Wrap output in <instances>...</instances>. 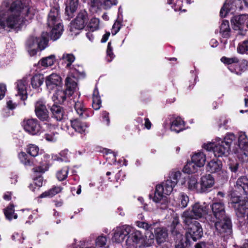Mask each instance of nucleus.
<instances>
[{
  "instance_id": "obj_33",
  "label": "nucleus",
  "mask_w": 248,
  "mask_h": 248,
  "mask_svg": "<svg viewBox=\"0 0 248 248\" xmlns=\"http://www.w3.org/2000/svg\"><path fill=\"white\" fill-rule=\"evenodd\" d=\"M51 111L53 117L57 121H61L64 116L63 108L60 106L53 105L51 108Z\"/></svg>"
},
{
  "instance_id": "obj_10",
  "label": "nucleus",
  "mask_w": 248,
  "mask_h": 248,
  "mask_svg": "<svg viewBox=\"0 0 248 248\" xmlns=\"http://www.w3.org/2000/svg\"><path fill=\"white\" fill-rule=\"evenodd\" d=\"M207 221L214 223L216 232L221 236H225L231 233V222L228 217L218 219H213L211 216H207Z\"/></svg>"
},
{
  "instance_id": "obj_9",
  "label": "nucleus",
  "mask_w": 248,
  "mask_h": 248,
  "mask_svg": "<svg viewBox=\"0 0 248 248\" xmlns=\"http://www.w3.org/2000/svg\"><path fill=\"white\" fill-rule=\"evenodd\" d=\"M47 37V32H43L40 37L31 36L28 39L26 47L30 56H34L38 49L42 50L46 47L48 42Z\"/></svg>"
},
{
  "instance_id": "obj_50",
  "label": "nucleus",
  "mask_w": 248,
  "mask_h": 248,
  "mask_svg": "<svg viewBox=\"0 0 248 248\" xmlns=\"http://www.w3.org/2000/svg\"><path fill=\"white\" fill-rule=\"evenodd\" d=\"M115 55L113 53L111 43L108 42L107 50V59L108 62H110L114 59Z\"/></svg>"
},
{
  "instance_id": "obj_12",
  "label": "nucleus",
  "mask_w": 248,
  "mask_h": 248,
  "mask_svg": "<svg viewBox=\"0 0 248 248\" xmlns=\"http://www.w3.org/2000/svg\"><path fill=\"white\" fill-rule=\"evenodd\" d=\"M131 231H132V227L127 225L115 228L113 230L112 241L117 243H122Z\"/></svg>"
},
{
  "instance_id": "obj_28",
  "label": "nucleus",
  "mask_w": 248,
  "mask_h": 248,
  "mask_svg": "<svg viewBox=\"0 0 248 248\" xmlns=\"http://www.w3.org/2000/svg\"><path fill=\"white\" fill-rule=\"evenodd\" d=\"M222 162L216 158L209 162L206 166L207 171L210 173H218L222 170Z\"/></svg>"
},
{
  "instance_id": "obj_38",
  "label": "nucleus",
  "mask_w": 248,
  "mask_h": 248,
  "mask_svg": "<svg viewBox=\"0 0 248 248\" xmlns=\"http://www.w3.org/2000/svg\"><path fill=\"white\" fill-rule=\"evenodd\" d=\"M199 168H200L191 160V161H188L184 166L183 171L185 173H193L197 172Z\"/></svg>"
},
{
  "instance_id": "obj_37",
  "label": "nucleus",
  "mask_w": 248,
  "mask_h": 248,
  "mask_svg": "<svg viewBox=\"0 0 248 248\" xmlns=\"http://www.w3.org/2000/svg\"><path fill=\"white\" fill-rule=\"evenodd\" d=\"M44 77L43 74L35 75L31 79V84L33 88H38L43 83Z\"/></svg>"
},
{
  "instance_id": "obj_4",
  "label": "nucleus",
  "mask_w": 248,
  "mask_h": 248,
  "mask_svg": "<svg viewBox=\"0 0 248 248\" xmlns=\"http://www.w3.org/2000/svg\"><path fill=\"white\" fill-rule=\"evenodd\" d=\"M236 140L232 133H228L223 140L217 138L214 142L204 143L202 147L208 151H212L216 157L226 156L229 154L231 144Z\"/></svg>"
},
{
  "instance_id": "obj_30",
  "label": "nucleus",
  "mask_w": 248,
  "mask_h": 248,
  "mask_svg": "<svg viewBox=\"0 0 248 248\" xmlns=\"http://www.w3.org/2000/svg\"><path fill=\"white\" fill-rule=\"evenodd\" d=\"M78 6V0H67L66 3L65 13L69 17H72Z\"/></svg>"
},
{
  "instance_id": "obj_53",
  "label": "nucleus",
  "mask_w": 248,
  "mask_h": 248,
  "mask_svg": "<svg viewBox=\"0 0 248 248\" xmlns=\"http://www.w3.org/2000/svg\"><path fill=\"white\" fill-rule=\"evenodd\" d=\"M121 22L120 21L116 20L111 30V33L113 35H115L119 32L121 28Z\"/></svg>"
},
{
  "instance_id": "obj_60",
  "label": "nucleus",
  "mask_w": 248,
  "mask_h": 248,
  "mask_svg": "<svg viewBox=\"0 0 248 248\" xmlns=\"http://www.w3.org/2000/svg\"><path fill=\"white\" fill-rule=\"evenodd\" d=\"M62 153H61L60 154V155L61 156H54L53 159L55 160H57L58 161H64V162L68 161V158L65 156H63L62 155Z\"/></svg>"
},
{
  "instance_id": "obj_51",
  "label": "nucleus",
  "mask_w": 248,
  "mask_h": 248,
  "mask_svg": "<svg viewBox=\"0 0 248 248\" xmlns=\"http://www.w3.org/2000/svg\"><path fill=\"white\" fill-rule=\"evenodd\" d=\"M221 61L223 63L226 64H231L234 63L239 62V60L237 57H234L232 58H227L226 57H222L221 58Z\"/></svg>"
},
{
  "instance_id": "obj_40",
  "label": "nucleus",
  "mask_w": 248,
  "mask_h": 248,
  "mask_svg": "<svg viewBox=\"0 0 248 248\" xmlns=\"http://www.w3.org/2000/svg\"><path fill=\"white\" fill-rule=\"evenodd\" d=\"M188 202L189 197L188 196L184 193H181L178 197V206L184 208L187 206Z\"/></svg>"
},
{
  "instance_id": "obj_24",
  "label": "nucleus",
  "mask_w": 248,
  "mask_h": 248,
  "mask_svg": "<svg viewBox=\"0 0 248 248\" xmlns=\"http://www.w3.org/2000/svg\"><path fill=\"white\" fill-rule=\"evenodd\" d=\"M248 20V16L246 15L233 17L231 20L233 29L235 30H242Z\"/></svg>"
},
{
  "instance_id": "obj_29",
  "label": "nucleus",
  "mask_w": 248,
  "mask_h": 248,
  "mask_svg": "<svg viewBox=\"0 0 248 248\" xmlns=\"http://www.w3.org/2000/svg\"><path fill=\"white\" fill-rule=\"evenodd\" d=\"M170 130L176 133H179L185 129V124L180 117H176L170 123Z\"/></svg>"
},
{
  "instance_id": "obj_54",
  "label": "nucleus",
  "mask_w": 248,
  "mask_h": 248,
  "mask_svg": "<svg viewBox=\"0 0 248 248\" xmlns=\"http://www.w3.org/2000/svg\"><path fill=\"white\" fill-rule=\"evenodd\" d=\"M179 224V219L178 217H175L173 218L171 225V232L173 234L178 235L179 233L177 232L176 230H175L176 226Z\"/></svg>"
},
{
  "instance_id": "obj_61",
  "label": "nucleus",
  "mask_w": 248,
  "mask_h": 248,
  "mask_svg": "<svg viewBox=\"0 0 248 248\" xmlns=\"http://www.w3.org/2000/svg\"><path fill=\"white\" fill-rule=\"evenodd\" d=\"M108 115V113L106 111H104L102 113V117L104 119V121L106 122L107 125H108L109 124V119Z\"/></svg>"
},
{
  "instance_id": "obj_1",
  "label": "nucleus",
  "mask_w": 248,
  "mask_h": 248,
  "mask_svg": "<svg viewBox=\"0 0 248 248\" xmlns=\"http://www.w3.org/2000/svg\"><path fill=\"white\" fill-rule=\"evenodd\" d=\"M33 15L28 3L20 0L13 2L5 13L0 12V28L6 26L17 28L23 25L26 16L31 18Z\"/></svg>"
},
{
  "instance_id": "obj_57",
  "label": "nucleus",
  "mask_w": 248,
  "mask_h": 248,
  "mask_svg": "<svg viewBox=\"0 0 248 248\" xmlns=\"http://www.w3.org/2000/svg\"><path fill=\"white\" fill-rule=\"evenodd\" d=\"M6 88L5 84H0V100L2 99L5 96Z\"/></svg>"
},
{
  "instance_id": "obj_32",
  "label": "nucleus",
  "mask_w": 248,
  "mask_h": 248,
  "mask_svg": "<svg viewBox=\"0 0 248 248\" xmlns=\"http://www.w3.org/2000/svg\"><path fill=\"white\" fill-rule=\"evenodd\" d=\"M234 1L230 2H225L220 11V15L221 17H225L229 13H232L236 8V5H234Z\"/></svg>"
},
{
  "instance_id": "obj_3",
  "label": "nucleus",
  "mask_w": 248,
  "mask_h": 248,
  "mask_svg": "<svg viewBox=\"0 0 248 248\" xmlns=\"http://www.w3.org/2000/svg\"><path fill=\"white\" fill-rule=\"evenodd\" d=\"M231 202L233 204L237 217H244L248 207V179L246 176L239 178L236 182L234 190L231 194Z\"/></svg>"
},
{
  "instance_id": "obj_16",
  "label": "nucleus",
  "mask_w": 248,
  "mask_h": 248,
  "mask_svg": "<svg viewBox=\"0 0 248 248\" xmlns=\"http://www.w3.org/2000/svg\"><path fill=\"white\" fill-rule=\"evenodd\" d=\"M24 129L30 134L35 135L40 132V126L36 119H26L22 122Z\"/></svg>"
},
{
  "instance_id": "obj_47",
  "label": "nucleus",
  "mask_w": 248,
  "mask_h": 248,
  "mask_svg": "<svg viewBox=\"0 0 248 248\" xmlns=\"http://www.w3.org/2000/svg\"><path fill=\"white\" fill-rule=\"evenodd\" d=\"M99 20L98 18H93L91 19L88 25V27L91 31H93L97 30L99 28Z\"/></svg>"
},
{
  "instance_id": "obj_58",
  "label": "nucleus",
  "mask_w": 248,
  "mask_h": 248,
  "mask_svg": "<svg viewBox=\"0 0 248 248\" xmlns=\"http://www.w3.org/2000/svg\"><path fill=\"white\" fill-rule=\"evenodd\" d=\"M182 1L180 0H177L176 3L172 6L175 11H181L182 9Z\"/></svg>"
},
{
  "instance_id": "obj_23",
  "label": "nucleus",
  "mask_w": 248,
  "mask_h": 248,
  "mask_svg": "<svg viewBox=\"0 0 248 248\" xmlns=\"http://www.w3.org/2000/svg\"><path fill=\"white\" fill-rule=\"evenodd\" d=\"M71 124L72 128L77 132L85 135L88 132V124L79 119L71 120Z\"/></svg>"
},
{
  "instance_id": "obj_13",
  "label": "nucleus",
  "mask_w": 248,
  "mask_h": 248,
  "mask_svg": "<svg viewBox=\"0 0 248 248\" xmlns=\"http://www.w3.org/2000/svg\"><path fill=\"white\" fill-rule=\"evenodd\" d=\"M238 144L233 151L235 154H238L239 156H248V138L246 133L243 132L239 133Z\"/></svg>"
},
{
  "instance_id": "obj_26",
  "label": "nucleus",
  "mask_w": 248,
  "mask_h": 248,
  "mask_svg": "<svg viewBox=\"0 0 248 248\" xmlns=\"http://www.w3.org/2000/svg\"><path fill=\"white\" fill-rule=\"evenodd\" d=\"M191 159L200 168L204 166L206 160V156L203 152L199 151L191 155Z\"/></svg>"
},
{
  "instance_id": "obj_62",
  "label": "nucleus",
  "mask_w": 248,
  "mask_h": 248,
  "mask_svg": "<svg viewBox=\"0 0 248 248\" xmlns=\"http://www.w3.org/2000/svg\"><path fill=\"white\" fill-rule=\"evenodd\" d=\"M19 212L23 214L24 215H25V216H26V215H28L30 214L29 217V218L30 219H31L32 217V215L31 214V210L29 209H22V210H20Z\"/></svg>"
},
{
  "instance_id": "obj_25",
  "label": "nucleus",
  "mask_w": 248,
  "mask_h": 248,
  "mask_svg": "<svg viewBox=\"0 0 248 248\" xmlns=\"http://www.w3.org/2000/svg\"><path fill=\"white\" fill-rule=\"evenodd\" d=\"M154 238L158 244H161L166 242L168 238L167 230L163 227L156 228L155 229Z\"/></svg>"
},
{
  "instance_id": "obj_52",
  "label": "nucleus",
  "mask_w": 248,
  "mask_h": 248,
  "mask_svg": "<svg viewBox=\"0 0 248 248\" xmlns=\"http://www.w3.org/2000/svg\"><path fill=\"white\" fill-rule=\"evenodd\" d=\"M107 238L104 236H98L95 240L96 245L99 247H103L106 245Z\"/></svg>"
},
{
  "instance_id": "obj_22",
  "label": "nucleus",
  "mask_w": 248,
  "mask_h": 248,
  "mask_svg": "<svg viewBox=\"0 0 248 248\" xmlns=\"http://www.w3.org/2000/svg\"><path fill=\"white\" fill-rule=\"evenodd\" d=\"M28 81L27 78L19 80L16 82V89L17 93L16 95L20 96L22 100H25L27 98V88Z\"/></svg>"
},
{
  "instance_id": "obj_14",
  "label": "nucleus",
  "mask_w": 248,
  "mask_h": 248,
  "mask_svg": "<svg viewBox=\"0 0 248 248\" xmlns=\"http://www.w3.org/2000/svg\"><path fill=\"white\" fill-rule=\"evenodd\" d=\"M35 112L37 117L41 121L51 122L49 118L48 111L46 106V102L42 99L37 101L35 104Z\"/></svg>"
},
{
  "instance_id": "obj_19",
  "label": "nucleus",
  "mask_w": 248,
  "mask_h": 248,
  "mask_svg": "<svg viewBox=\"0 0 248 248\" xmlns=\"http://www.w3.org/2000/svg\"><path fill=\"white\" fill-rule=\"evenodd\" d=\"M201 193L210 191L215 185V179L210 174H205L200 178Z\"/></svg>"
},
{
  "instance_id": "obj_36",
  "label": "nucleus",
  "mask_w": 248,
  "mask_h": 248,
  "mask_svg": "<svg viewBox=\"0 0 248 248\" xmlns=\"http://www.w3.org/2000/svg\"><path fill=\"white\" fill-rule=\"evenodd\" d=\"M62 190V187L60 186H55L48 191H45L39 196L41 198L46 197H52L57 194L59 193Z\"/></svg>"
},
{
  "instance_id": "obj_43",
  "label": "nucleus",
  "mask_w": 248,
  "mask_h": 248,
  "mask_svg": "<svg viewBox=\"0 0 248 248\" xmlns=\"http://www.w3.org/2000/svg\"><path fill=\"white\" fill-rule=\"evenodd\" d=\"M61 59L63 62L66 63V67H69L74 62L75 57L72 54L64 53L62 55Z\"/></svg>"
},
{
  "instance_id": "obj_34",
  "label": "nucleus",
  "mask_w": 248,
  "mask_h": 248,
  "mask_svg": "<svg viewBox=\"0 0 248 248\" xmlns=\"http://www.w3.org/2000/svg\"><path fill=\"white\" fill-rule=\"evenodd\" d=\"M231 29L229 26V22L227 20H223L220 26V33L222 37L228 38L230 37Z\"/></svg>"
},
{
  "instance_id": "obj_5",
  "label": "nucleus",
  "mask_w": 248,
  "mask_h": 248,
  "mask_svg": "<svg viewBox=\"0 0 248 248\" xmlns=\"http://www.w3.org/2000/svg\"><path fill=\"white\" fill-rule=\"evenodd\" d=\"M80 72L75 68H71L70 74L67 76L65 81L66 91L56 89L57 91L52 96V99L56 103H62L65 100L67 95L70 96L77 89V78Z\"/></svg>"
},
{
  "instance_id": "obj_45",
  "label": "nucleus",
  "mask_w": 248,
  "mask_h": 248,
  "mask_svg": "<svg viewBox=\"0 0 248 248\" xmlns=\"http://www.w3.org/2000/svg\"><path fill=\"white\" fill-rule=\"evenodd\" d=\"M136 225L138 227L145 230L146 231L145 233H146L148 232L150 233H153L151 230L153 229V226L155 225V224L149 225L147 223L143 221H137Z\"/></svg>"
},
{
  "instance_id": "obj_6",
  "label": "nucleus",
  "mask_w": 248,
  "mask_h": 248,
  "mask_svg": "<svg viewBox=\"0 0 248 248\" xmlns=\"http://www.w3.org/2000/svg\"><path fill=\"white\" fill-rule=\"evenodd\" d=\"M145 237L140 231L132 227L125 242L127 248H143L152 246L154 243V233L148 232Z\"/></svg>"
},
{
  "instance_id": "obj_15",
  "label": "nucleus",
  "mask_w": 248,
  "mask_h": 248,
  "mask_svg": "<svg viewBox=\"0 0 248 248\" xmlns=\"http://www.w3.org/2000/svg\"><path fill=\"white\" fill-rule=\"evenodd\" d=\"M188 226L187 234L189 235L194 241L201 238L202 235V229L200 224L195 220L188 223H185Z\"/></svg>"
},
{
  "instance_id": "obj_27",
  "label": "nucleus",
  "mask_w": 248,
  "mask_h": 248,
  "mask_svg": "<svg viewBox=\"0 0 248 248\" xmlns=\"http://www.w3.org/2000/svg\"><path fill=\"white\" fill-rule=\"evenodd\" d=\"M186 186L189 190L201 193L200 183L198 182V177L196 176L188 177L187 180Z\"/></svg>"
},
{
  "instance_id": "obj_11",
  "label": "nucleus",
  "mask_w": 248,
  "mask_h": 248,
  "mask_svg": "<svg viewBox=\"0 0 248 248\" xmlns=\"http://www.w3.org/2000/svg\"><path fill=\"white\" fill-rule=\"evenodd\" d=\"M88 20V14L85 10H81L76 18L70 23L69 30L72 35H77L79 31L83 29Z\"/></svg>"
},
{
  "instance_id": "obj_20",
  "label": "nucleus",
  "mask_w": 248,
  "mask_h": 248,
  "mask_svg": "<svg viewBox=\"0 0 248 248\" xmlns=\"http://www.w3.org/2000/svg\"><path fill=\"white\" fill-rule=\"evenodd\" d=\"M212 208L213 216L211 217L213 219H218L227 217L225 214V206L223 202H215L210 206Z\"/></svg>"
},
{
  "instance_id": "obj_31",
  "label": "nucleus",
  "mask_w": 248,
  "mask_h": 248,
  "mask_svg": "<svg viewBox=\"0 0 248 248\" xmlns=\"http://www.w3.org/2000/svg\"><path fill=\"white\" fill-rule=\"evenodd\" d=\"M56 58L54 55H50L42 58L38 62V65L47 68L53 65L56 62Z\"/></svg>"
},
{
  "instance_id": "obj_41",
  "label": "nucleus",
  "mask_w": 248,
  "mask_h": 248,
  "mask_svg": "<svg viewBox=\"0 0 248 248\" xmlns=\"http://www.w3.org/2000/svg\"><path fill=\"white\" fill-rule=\"evenodd\" d=\"M237 52L239 54H248V40H245L238 45Z\"/></svg>"
},
{
  "instance_id": "obj_55",
  "label": "nucleus",
  "mask_w": 248,
  "mask_h": 248,
  "mask_svg": "<svg viewBox=\"0 0 248 248\" xmlns=\"http://www.w3.org/2000/svg\"><path fill=\"white\" fill-rule=\"evenodd\" d=\"M213 247L212 244L205 243L203 242L199 243L195 245V248H213Z\"/></svg>"
},
{
  "instance_id": "obj_63",
  "label": "nucleus",
  "mask_w": 248,
  "mask_h": 248,
  "mask_svg": "<svg viewBox=\"0 0 248 248\" xmlns=\"http://www.w3.org/2000/svg\"><path fill=\"white\" fill-rule=\"evenodd\" d=\"M152 126V123L150 121L148 118L144 119V126L146 128L149 130L151 129Z\"/></svg>"
},
{
  "instance_id": "obj_39",
  "label": "nucleus",
  "mask_w": 248,
  "mask_h": 248,
  "mask_svg": "<svg viewBox=\"0 0 248 248\" xmlns=\"http://www.w3.org/2000/svg\"><path fill=\"white\" fill-rule=\"evenodd\" d=\"M6 218L9 220H11L13 218L16 219L17 215L15 213L14 206L13 204H10L7 206L4 211Z\"/></svg>"
},
{
  "instance_id": "obj_59",
  "label": "nucleus",
  "mask_w": 248,
  "mask_h": 248,
  "mask_svg": "<svg viewBox=\"0 0 248 248\" xmlns=\"http://www.w3.org/2000/svg\"><path fill=\"white\" fill-rule=\"evenodd\" d=\"M34 185L36 186L38 189L43 185V179L42 177H39L34 180Z\"/></svg>"
},
{
  "instance_id": "obj_48",
  "label": "nucleus",
  "mask_w": 248,
  "mask_h": 248,
  "mask_svg": "<svg viewBox=\"0 0 248 248\" xmlns=\"http://www.w3.org/2000/svg\"><path fill=\"white\" fill-rule=\"evenodd\" d=\"M39 150L38 147L34 144H30L27 148V153L32 156L38 155Z\"/></svg>"
},
{
  "instance_id": "obj_44",
  "label": "nucleus",
  "mask_w": 248,
  "mask_h": 248,
  "mask_svg": "<svg viewBox=\"0 0 248 248\" xmlns=\"http://www.w3.org/2000/svg\"><path fill=\"white\" fill-rule=\"evenodd\" d=\"M69 169L67 167L63 168L57 171L56 177L59 181H63L66 179L68 173Z\"/></svg>"
},
{
  "instance_id": "obj_7",
  "label": "nucleus",
  "mask_w": 248,
  "mask_h": 248,
  "mask_svg": "<svg viewBox=\"0 0 248 248\" xmlns=\"http://www.w3.org/2000/svg\"><path fill=\"white\" fill-rule=\"evenodd\" d=\"M209 212V208L208 204L205 202L202 204L196 202L191 206V210H186L183 213L182 218L185 223H188L192 220L199 218L205 219L207 221V216H211Z\"/></svg>"
},
{
  "instance_id": "obj_8",
  "label": "nucleus",
  "mask_w": 248,
  "mask_h": 248,
  "mask_svg": "<svg viewBox=\"0 0 248 248\" xmlns=\"http://www.w3.org/2000/svg\"><path fill=\"white\" fill-rule=\"evenodd\" d=\"M47 25L51 29L49 34L50 39L53 41L59 39L62 34L63 27L58 8H53L50 10L47 17Z\"/></svg>"
},
{
  "instance_id": "obj_2",
  "label": "nucleus",
  "mask_w": 248,
  "mask_h": 248,
  "mask_svg": "<svg viewBox=\"0 0 248 248\" xmlns=\"http://www.w3.org/2000/svg\"><path fill=\"white\" fill-rule=\"evenodd\" d=\"M182 176L180 171L172 170L169 173L167 179L161 184L156 185L153 201L158 203L157 207L164 210L168 207L166 195H170L177 185Z\"/></svg>"
},
{
  "instance_id": "obj_35",
  "label": "nucleus",
  "mask_w": 248,
  "mask_h": 248,
  "mask_svg": "<svg viewBox=\"0 0 248 248\" xmlns=\"http://www.w3.org/2000/svg\"><path fill=\"white\" fill-rule=\"evenodd\" d=\"M101 105V100L100 96H99V92L96 87L94 89L93 93V108L95 109L98 110L100 108Z\"/></svg>"
},
{
  "instance_id": "obj_46",
  "label": "nucleus",
  "mask_w": 248,
  "mask_h": 248,
  "mask_svg": "<svg viewBox=\"0 0 248 248\" xmlns=\"http://www.w3.org/2000/svg\"><path fill=\"white\" fill-rule=\"evenodd\" d=\"M18 157L21 162L26 166H31L32 164L25 152H20L18 154Z\"/></svg>"
},
{
  "instance_id": "obj_64",
  "label": "nucleus",
  "mask_w": 248,
  "mask_h": 248,
  "mask_svg": "<svg viewBox=\"0 0 248 248\" xmlns=\"http://www.w3.org/2000/svg\"><path fill=\"white\" fill-rule=\"evenodd\" d=\"M229 168L232 172H236L238 169V164L235 163L234 164H230Z\"/></svg>"
},
{
  "instance_id": "obj_49",
  "label": "nucleus",
  "mask_w": 248,
  "mask_h": 248,
  "mask_svg": "<svg viewBox=\"0 0 248 248\" xmlns=\"http://www.w3.org/2000/svg\"><path fill=\"white\" fill-rule=\"evenodd\" d=\"M49 166L48 163L46 161H45L42 162L38 167L33 168V170L34 172L43 173L47 170Z\"/></svg>"
},
{
  "instance_id": "obj_17",
  "label": "nucleus",
  "mask_w": 248,
  "mask_h": 248,
  "mask_svg": "<svg viewBox=\"0 0 248 248\" xmlns=\"http://www.w3.org/2000/svg\"><path fill=\"white\" fill-rule=\"evenodd\" d=\"M44 125L46 130L44 136V139L48 142L56 141L59 136V134L56 131L57 125L49 121L47 122H45Z\"/></svg>"
},
{
  "instance_id": "obj_18",
  "label": "nucleus",
  "mask_w": 248,
  "mask_h": 248,
  "mask_svg": "<svg viewBox=\"0 0 248 248\" xmlns=\"http://www.w3.org/2000/svg\"><path fill=\"white\" fill-rule=\"evenodd\" d=\"M45 82L46 86L49 90L58 89L62 87V78L56 73H52L46 77Z\"/></svg>"
},
{
  "instance_id": "obj_42",
  "label": "nucleus",
  "mask_w": 248,
  "mask_h": 248,
  "mask_svg": "<svg viewBox=\"0 0 248 248\" xmlns=\"http://www.w3.org/2000/svg\"><path fill=\"white\" fill-rule=\"evenodd\" d=\"M75 108L77 113L80 116L84 117L83 116L84 114H85L86 117H87V115L85 112V108H84L82 102L81 101H78L75 102Z\"/></svg>"
},
{
  "instance_id": "obj_21",
  "label": "nucleus",
  "mask_w": 248,
  "mask_h": 248,
  "mask_svg": "<svg viewBox=\"0 0 248 248\" xmlns=\"http://www.w3.org/2000/svg\"><path fill=\"white\" fill-rule=\"evenodd\" d=\"M84 2L87 1L88 3H90L93 7L103 8L108 9L112 5L117 3V0H83Z\"/></svg>"
},
{
  "instance_id": "obj_56",
  "label": "nucleus",
  "mask_w": 248,
  "mask_h": 248,
  "mask_svg": "<svg viewBox=\"0 0 248 248\" xmlns=\"http://www.w3.org/2000/svg\"><path fill=\"white\" fill-rule=\"evenodd\" d=\"M12 238L13 240L19 241L22 244L23 243V241L25 239V238L18 233H14L12 236Z\"/></svg>"
}]
</instances>
